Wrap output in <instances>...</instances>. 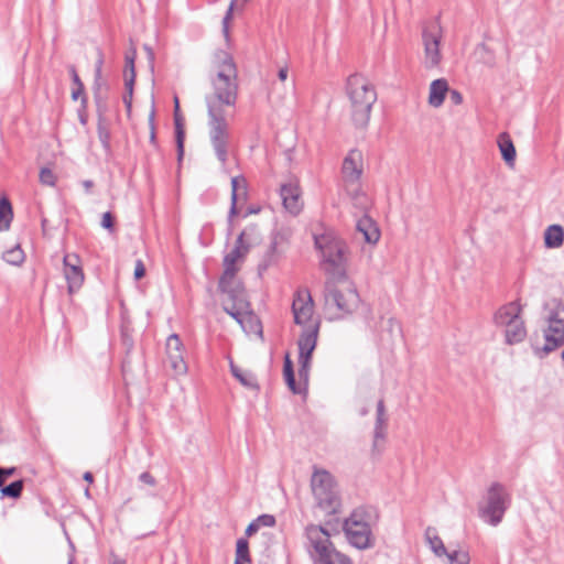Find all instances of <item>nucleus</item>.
Here are the masks:
<instances>
[{
	"label": "nucleus",
	"instance_id": "obj_1",
	"mask_svg": "<svg viewBox=\"0 0 564 564\" xmlns=\"http://www.w3.org/2000/svg\"><path fill=\"white\" fill-rule=\"evenodd\" d=\"M214 74L210 76L213 91L206 95L208 134L217 159L225 164L230 142L229 123L225 107H234L238 98V75L229 53L217 51L213 58Z\"/></svg>",
	"mask_w": 564,
	"mask_h": 564
},
{
	"label": "nucleus",
	"instance_id": "obj_2",
	"mask_svg": "<svg viewBox=\"0 0 564 564\" xmlns=\"http://www.w3.org/2000/svg\"><path fill=\"white\" fill-rule=\"evenodd\" d=\"M252 231H254L253 227L243 229L238 236L234 249L225 256L224 272L218 288L226 295L223 303L225 312L235 318L246 332L258 330L261 333L260 322L250 310L242 283L236 278L239 270L238 261L249 252V239Z\"/></svg>",
	"mask_w": 564,
	"mask_h": 564
},
{
	"label": "nucleus",
	"instance_id": "obj_3",
	"mask_svg": "<svg viewBox=\"0 0 564 564\" xmlns=\"http://www.w3.org/2000/svg\"><path fill=\"white\" fill-rule=\"evenodd\" d=\"M324 302L329 319L336 321L354 314L361 304V299L354 282L341 275L326 281Z\"/></svg>",
	"mask_w": 564,
	"mask_h": 564
},
{
	"label": "nucleus",
	"instance_id": "obj_4",
	"mask_svg": "<svg viewBox=\"0 0 564 564\" xmlns=\"http://www.w3.org/2000/svg\"><path fill=\"white\" fill-rule=\"evenodd\" d=\"M346 91L350 100L354 124L357 128L367 127L370 120L371 108L377 100L373 85L364 76L355 74L348 77Z\"/></svg>",
	"mask_w": 564,
	"mask_h": 564
},
{
	"label": "nucleus",
	"instance_id": "obj_5",
	"mask_svg": "<svg viewBox=\"0 0 564 564\" xmlns=\"http://www.w3.org/2000/svg\"><path fill=\"white\" fill-rule=\"evenodd\" d=\"M307 550L314 564H352L350 557L339 552L330 541L332 534L322 525L305 528Z\"/></svg>",
	"mask_w": 564,
	"mask_h": 564
},
{
	"label": "nucleus",
	"instance_id": "obj_6",
	"mask_svg": "<svg viewBox=\"0 0 564 564\" xmlns=\"http://www.w3.org/2000/svg\"><path fill=\"white\" fill-rule=\"evenodd\" d=\"M315 247L319 250L323 259V267L326 273L333 278L345 274L346 245L333 234H323L314 237Z\"/></svg>",
	"mask_w": 564,
	"mask_h": 564
},
{
	"label": "nucleus",
	"instance_id": "obj_7",
	"mask_svg": "<svg viewBox=\"0 0 564 564\" xmlns=\"http://www.w3.org/2000/svg\"><path fill=\"white\" fill-rule=\"evenodd\" d=\"M511 505V496L507 488L500 482L489 486L482 501L479 503V518L491 527L501 523L506 511Z\"/></svg>",
	"mask_w": 564,
	"mask_h": 564
},
{
	"label": "nucleus",
	"instance_id": "obj_8",
	"mask_svg": "<svg viewBox=\"0 0 564 564\" xmlns=\"http://www.w3.org/2000/svg\"><path fill=\"white\" fill-rule=\"evenodd\" d=\"M521 306L517 302H510L501 306L495 314V324L505 327L506 343L514 345L521 343L527 336V328L520 317Z\"/></svg>",
	"mask_w": 564,
	"mask_h": 564
},
{
	"label": "nucleus",
	"instance_id": "obj_9",
	"mask_svg": "<svg viewBox=\"0 0 564 564\" xmlns=\"http://www.w3.org/2000/svg\"><path fill=\"white\" fill-rule=\"evenodd\" d=\"M317 506L326 513H335L339 506L334 477L325 469H316L311 480Z\"/></svg>",
	"mask_w": 564,
	"mask_h": 564
},
{
	"label": "nucleus",
	"instance_id": "obj_10",
	"mask_svg": "<svg viewBox=\"0 0 564 564\" xmlns=\"http://www.w3.org/2000/svg\"><path fill=\"white\" fill-rule=\"evenodd\" d=\"M549 311L544 330L545 344L542 347L544 354H550L564 345V305L556 300L546 305Z\"/></svg>",
	"mask_w": 564,
	"mask_h": 564
},
{
	"label": "nucleus",
	"instance_id": "obj_11",
	"mask_svg": "<svg viewBox=\"0 0 564 564\" xmlns=\"http://www.w3.org/2000/svg\"><path fill=\"white\" fill-rule=\"evenodd\" d=\"M343 530L352 546L359 550L372 546L371 529L362 510L352 511L349 518L344 521Z\"/></svg>",
	"mask_w": 564,
	"mask_h": 564
},
{
	"label": "nucleus",
	"instance_id": "obj_12",
	"mask_svg": "<svg viewBox=\"0 0 564 564\" xmlns=\"http://www.w3.org/2000/svg\"><path fill=\"white\" fill-rule=\"evenodd\" d=\"M442 37L443 30L438 20L433 21L422 31V42L424 46L423 64L427 69L437 67L442 62Z\"/></svg>",
	"mask_w": 564,
	"mask_h": 564
},
{
	"label": "nucleus",
	"instance_id": "obj_13",
	"mask_svg": "<svg viewBox=\"0 0 564 564\" xmlns=\"http://www.w3.org/2000/svg\"><path fill=\"white\" fill-rule=\"evenodd\" d=\"M292 312L294 322L304 328L318 324L319 321L314 318V302L307 289L297 290L294 294L292 303Z\"/></svg>",
	"mask_w": 564,
	"mask_h": 564
},
{
	"label": "nucleus",
	"instance_id": "obj_14",
	"mask_svg": "<svg viewBox=\"0 0 564 564\" xmlns=\"http://www.w3.org/2000/svg\"><path fill=\"white\" fill-rule=\"evenodd\" d=\"M318 329V324L311 325L303 329L299 338V361L301 365L299 373L301 378H307L308 376L311 356L316 347Z\"/></svg>",
	"mask_w": 564,
	"mask_h": 564
},
{
	"label": "nucleus",
	"instance_id": "obj_15",
	"mask_svg": "<svg viewBox=\"0 0 564 564\" xmlns=\"http://www.w3.org/2000/svg\"><path fill=\"white\" fill-rule=\"evenodd\" d=\"M283 207L291 215H299L303 208L302 191L297 180H290L280 186Z\"/></svg>",
	"mask_w": 564,
	"mask_h": 564
},
{
	"label": "nucleus",
	"instance_id": "obj_16",
	"mask_svg": "<svg viewBox=\"0 0 564 564\" xmlns=\"http://www.w3.org/2000/svg\"><path fill=\"white\" fill-rule=\"evenodd\" d=\"M63 264L67 291L69 294H74L82 288L85 280L79 259L76 254H66L63 259Z\"/></svg>",
	"mask_w": 564,
	"mask_h": 564
},
{
	"label": "nucleus",
	"instance_id": "obj_17",
	"mask_svg": "<svg viewBox=\"0 0 564 564\" xmlns=\"http://www.w3.org/2000/svg\"><path fill=\"white\" fill-rule=\"evenodd\" d=\"M166 356L170 367L175 375H184L187 371V365L184 360V345L178 335L172 334L166 340Z\"/></svg>",
	"mask_w": 564,
	"mask_h": 564
},
{
	"label": "nucleus",
	"instance_id": "obj_18",
	"mask_svg": "<svg viewBox=\"0 0 564 564\" xmlns=\"http://www.w3.org/2000/svg\"><path fill=\"white\" fill-rule=\"evenodd\" d=\"M341 173L346 184L358 185L362 174V154L359 150L352 149L348 152L343 162Z\"/></svg>",
	"mask_w": 564,
	"mask_h": 564
},
{
	"label": "nucleus",
	"instance_id": "obj_19",
	"mask_svg": "<svg viewBox=\"0 0 564 564\" xmlns=\"http://www.w3.org/2000/svg\"><path fill=\"white\" fill-rule=\"evenodd\" d=\"M449 91L448 83L445 78H438L431 83L429 90V105L433 108H440Z\"/></svg>",
	"mask_w": 564,
	"mask_h": 564
},
{
	"label": "nucleus",
	"instance_id": "obj_20",
	"mask_svg": "<svg viewBox=\"0 0 564 564\" xmlns=\"http://www.w3.org/2000/svg\"><path fill=\"white\" fill-rule=\"evenodd\" d=\"M357 230L362 234L364 239L368 243H376L380 238V231L375 221L368 217H361L356 224Z\"/></svg>",
	"mask_w": 564,
	"mask_h": 564
},
{
	"label": "nucleus",
	"instance_id": "obj_21",
	"mask_svg": "<svg viewBox=\"0 0 564 564\" xmlns=\"http://www.w3.org/2000/svg\"><path fill=\"white\" fill-rule=\"evenodd\" d=\"M229 367L231 375L247 389L258 390L259 386L257 383L256 377L250 372L242 370L230 359Z\"/></svg>",
	"mask_w": 564,
	"mask_h": 564
},
{
	"label": "nucleus",
	"instance_id": "obj_22",
	"mask_svg": "<svg viewBox=\"0 0 564 564\" xmlns=\"http://www.w3.org/2000/svg\"><path fill=\"white\" fill-rule=\"evenodd\" d=\"M564 242V229L561 225H551L544 231V243L546 248L556 249Z\"/></svg>",
	"mask_w": 564,
	"mask_h": 564
},
{
	"label": "nucleus",
	"instance_id": "obj_23",
	"mask_svg": "<svg viewBox=\"0 0 564 564\" xmlns=\"http://www.w3.org/2000/svg\"><path fill=\"white\" fill-rule=\"evenodd\" d=\"M498 147L501 152L502 159L507 164L513 165L516 160V148L510 135L507 132H502L498 137Z\"/></svg>",
	"mask_w": 564,
	"mask_h": 564
},
{
	"label": "nucleus",
	"instance_id": "obj_24",
	"mask_svg": "<svg viewBox=\"0 0 564 564\" xmlns=\"http://www.w3.org/2000/svg\"><path fill=\"white\" fill-rule=\"evenodd\" d=\"M425 539L435 555L443 556L447 554L446 547L434 528L429 527L425 530Z\"/></svg>",
	"mask_w": 564,
	"mask_h": 564
},
{
	"label": "nucleus",
	"instance_id": "obj_25",
	"mask_svg": "<svg viewBox=\"0 0 564 564\" xmlns=\"http://www.w3.org/2000/svg\"><path fill=\"white\" fill-rule=\"evenodd\" d=\"M69 74L74 84V88L72 90V99L77 100L82 97V105L85 108L87 105V98L84 96V84L82 83L75 66H69Z\"/></svg>",
	"mask_w": 564,
	"mask_h": 564
},
{
	"label": "nucleus",
	"instance_id": "obj_26",
	"mask_svg": "<svg viewBox=\"0 0 564 564\" xmlns=\"http://www.w3.org/2000/svg\"><path fill=\"white\" fill-rule=\"evenodd\" d=\"M245 189V180L239 177L231 178V206L229 210V220L237 215V199L239 191Z\"/></svg>",
	"mask_w": 564,
	"mask_h": 564
},
{
	"label": "nucleus",
	"instance_id": "obj_27",
	"mask_svg": "<svg viewBox=\"0 0 564 564\" xmlns=\"http://www.w3.org/2000/svg\"><path fill=\"white\" fill-rule=\"evenodd\" d=\"M283 376L285 379V382L290 390L294 393H300V389L296 387L294 371H293V365L290 359L289 354L285 355L284 358V366H283Z\"/></svg>",
	"mask_w": 564,
	"mask_h": 564
},
{
	"label": "nucleus",
	"instance_id": "obj_28",
	"mask_svg": "<svg viewBox=\"0 0 564 564\" xmlns=\"http://www.w3.org/2000/svg\"><path fill=\"white\" fill-rule=\"evenodd\" d=\"M12 219V207L7 198L0 200V230H7Z\"/></svg>",
	"mask_w": 564,
	"mask_h": 564
},
{
	"label": "nucleus",
	"instance_id": "obj_29",
	"mask_svg": "<svg viewBox=\"0 0 564 564\" xmlns=\"http://www.w3.org/2000/svg\"><path fill=\"white\" fill-rule=\"evenodd\" d=\"M2 258L10 264L20 265L24 261V252L19 246H17L6 251Z\"/></svg>",
	"mask_w": 564,
	"mask_h": 564
},
{
	"label": "nucleus",
	"instance_id": "obj_30",
	"mask_svg": "<svg viewBox=\"0 0 564 564\" xmlns=\"http://www.w3.org/2000/svg\"><path fill=\"white\" fill-rule=\"evenodd\" d=\"M23 486V480H15L8 486L2 487L1 494L2 496L17 499L21 496Z\"/></svg>",
	"mask_w": 564,
	"mask_h": 564
},
{
	"label": "nucleus",
	"instance_id": "obj_31",
	"mask_svg": "<svg viewBox=\"0 0 564 564\" xmlns=\"http://www.w3.org/2000/svg\"><path fill=\"white\" fill-rule=\"evenodd\" d=\"M387 425H388V415L386 412V405H384V401L382 399H380L377 403L375 427L387 429Z\"/></svg>",
	"mask_w": 564,
	"mask_h": 564
},
{
	"label": "nucleus",
	"instance_id": "obj_32",
	"mask_svg": "<svg viewBox=\"0 0 564 564\" xmlns=\"http://www.w3.org/2000/svg\"><path fill=\"white\" fill-rule=\"evenodd\" d=\"M386 436H387V429L373 427L372 451L375 453L379 454L382 452Z\"/></svg>",
	"mask_w": 564,
	"mask_h": 564
},
{
	"label": "nucleus",
	"instance_id": "obj_33",
	"mask_svg": "<svg viewBox=\"0 0 564 564\" xmlns=\"http://www.w3.org/2000/svg\"><path fill=\"white\" fill-rule=\"evenodd\" d=\"M174 123H175L176 143H177V155H178V160H181L184 154V130H183V124H182V118H176Z\"/></svg>",
	"mask_w": 564,
	"mask_h": 564
},
{
	"label": "nucleus",
	"instance_id": "obj_34",
	"mask_svg": "<svg viewBox=\"0 0 564 564\" xmlns=\"http://www.w3.org/2000/svg\"><path fill=\"white\" fill-rule=\"evenodd\" d=\"M248 1L249 0H231L230 6L228 8V11H227V13H226V15H225V18L223 20L224 32H225L226 35L228 34V21L231 18L232 11L235 9H242Z\"/></svg>",
	"mask_w": 564,
	"mask_h": 564
},
{
	"label": "nucleus",
	"instance_id": "obj_35",
	"mask_svg": "<svg viewBox=\"0 0 564 564\" xmlns=\"http://www.w3.org/2000/svg\"><path fill=\"white\" fill-rule=\"evenodd\" d=\"M449 561V564H469V554L465 551H454L445 554Z\"/></svg>",
	"mask_w": 564,
	"mask_h": 564
},
{
	"label": "nucleus",
	"instance_id": "obj_36",
	"mask_svg": "<svg viewBox=\"0 0 564 564\" xmlns=\"http://www.w3.org/2000/svg\"><path fill=\"white\" fill-rule=\"evenodd\" d=\"M236 557H238V560L250 561L249 545L246 539H239L237 541Z\"/></svg>",
	"mask_w": 564,
	"mask_h": 564
},
{
	"label": "nucleus",
	"instance_id": "obj_37",
	"mask_svg": "<svg viewBox=\"0 0 564 564\" xmlns=\"http://www.w3.org/2000/svg\"><path fill=\"white\" fill-rule=\"evenodd\" d=\"M40 182L43 185L54 186L56 183V176L53 171L48 167H42L40 171Z\"/></svg>",
	"mask_w": 564,
	"mask_h": 564
},
{
	"label": "nucleus",
	"instance_id": "obj_38",
	"mask_svg": "<svg viewBox=\"0 0 564 564\" xmlns=\"http://www.w3.org/2000/svg\"><path fill=\"white\" fill-rule=\"evenodd\" d=\"M137 52L134 48H132L130 52L126 54V67L124 72L130 75H135L134 69V59H135Z\"/></svg>",
	"mask_w": 564,
	"mask_h": 564
},
{
	"label": "nucleus",
	"instance_id": "obj_39",
	"mask_svg": "<svg viewBox=\"0 0 564 564\" xmlns=\"http://www.w3.org/2000/svg\"><path fill=\"white\" fill-rule=\"evenodd\" d=\"M254 521L259 528L273 527L275 524V518L271 514H261Z\"/></svg>",
	"mask_w": 564,
	"mask_h": 564
},
{
	"label": "nucleus",
	"instance_id": "obj_40",
	"mask_svg": "<svg viewBox=\"0 0 564 564\" xmlns=\"http://www.w3.org/2000/svg\"><path fill=\"white\" fill-rule=\"evenodd\" d=\"M135 75H130L124 72V86L127 89V93L129 95H132L133 93V85H134Z\"/></svg>",
	"mask_w": 564,
	"mask_h": 564
},
{
	"label": "nucleus",
	"instance_id": "obj_41",
	"mask_svg": "<svg viewBox=\"0 0 564 564\" xmlns=\"http://www.w3.org/2000/svg\"><path fill=\"white\" fill-rule=\"evenodd\" d=\"M101 226L109 230L113 228V217L111 213L107 212L102 215Z\"/></svg>",
	"mask_w": 564,
	"mask_h": 564
},
{
	"label": "nucleus",
	"instance_id": "obj_42",
	"mask_svg": "<svg viewBox=\"0 0 564 564\" xmlns=\"http://www.w3.org/2000/svg\"><path fill=\"white\" fill-rule=\"evenodd\" d=\"M449 95V99L454 105H460L463 102V95L456 89H449L447 93Z\"/></svg>",
	"mask_w": 564,
	"mask_h": 564
},
{
	"label": "nucleus",
	"instance_id": "obj_43",
	"mask_svg": "<svg viewBox=\"0 0 564 564\" xmlns=\"http://www.w3.org/2000/svg\"><path fill=\"white\" fill-rule=\"evenodd\" d=\"M134 278L135 280H140L141 278L144 276L145 274V268H144V264L141 260H138L135 262V268H134Z\"/></svg>",
	"mask_w": 564,
	"mask_h": 564
},
{
	"label": "nucleus",
	"instance_id": "obj_44",
	"mask_svg": "<svg viewBox=\"0 0 564 564\" xmlns=\"http://www.w3.org/2000/svg\"><path fill=\"white\" fill-rule=\"evenodd\" d=\"M102 64H104L102 54L99 53L98 59H97L96 65H95L96 82L101 80Z\"/></svg>",
	"mask_w": 564,
	"mask_h": 564
},
{
	"label": "nucleus",
	"instance_id": "obj_45",
	"mask_svg": "<svg viewBox=\"0 0 564 564\" xmlns=\"http://www.w3.org/2000/svg\"><path fill=\"white\" fill-rule=\"evenodd\" d=\"M98 133H99V139L102 142V144L105 145V148H108L109 147V133L101 124H99Z\"/></svg>",
	"mask_w": 564,
	"mask_h": 564
},
{
	"label": "nucleus",
	"instance_id": "obj_46",
	"mask_svg": "<svg viewBox=\"0 0 564 564\" xmlns=\"http://www.w3.org/2000/svg\"><path fill=\"white\" fill-rule=\"evenodd\" d=\"M139 480L141 482H143V484L149 485V486H155V484H156L154 477L150 473H148V471L142 473L139 476Z\"/></svg>",
	"mask_w": 564,
	"mask_h": 564
},
{
	"label": "nucleus",
	"instance_id": "obj_47",
	"mask_svg": "<svg viewBox=\"0 0 564 564\" xmlns=\"http://www.w3.org/2000/svg\"><path fill=\"white\" fill-rule=\"evenodd\" d=\"M388 325H389L390 333L397 332L398 334H401V326L398 321H395L394 318H389Z\"/></svg>",
	"mask_w": 564,
	"mask_h": 564
},
{
	"label": "nucleus",
	"instance_id": "obj_48",
	"mask_svg": "<svg viewBox=\"0 0 564 564\" xmlns=\"http://www.w3.org/2000/svg\"><path fill=\"white\" fill-rule=\"evenodd\" d=\"M260 528L258 527V524L256 523V521L253 520L246 529V534L248 536L252 535L253 533H256Z\"/></svg>",
	"mask_w": 564,
	"mask_h": 564
},
{
	"label": "nucleus",
	"instance_id": "obj_49",
	"mask_svg": "<svg viewBox=\"0 0 564 564\" xmlns=\"http://www.w3.org/2000/svg\"><path fill=\"white\" fill-rule=\"evenodd\" d=\"M150 127H151V134L150 140L152 143L155 141V132H154V112L152 111L150 115Z\"/></svg>",
	"mask_w": 564,
	"mask_h": 564
},
{
	"label": "nucleus",
	"instance_id": "obj_50",
	"mask_svg": "<svg viewBox=\"0 0 564 564\" xmlns=\"http://www.w3.org/2000/svg\"><path fill=\"white\" fill-rule=\"evenodd\" d=\"M289 76V69L288 67H281L278 72V78L281 80V82H284L286 80Z\"/></svg>",
	"mask_w": 564,
	"mask_h": 564
},
{
	"label": "nucleus",
	"instance_id": "obj_51",
	"mask_svg": "<svg viewBox=\"0 0 564 564\" xmlns=\"http://www.w3.org/2000/svg\"><path fill=\"white\" fill-rule=\"evenodd\" d=\"M176 118H182L180 116V100L177 97H174V121Z\"/></svg>",
	"mask_w": 564,
	"mask_h": 564
},
{
	"label": "nucleus",
	"instance_id": "obj_52",
	"mask_svg": "<svg viewBox=\"0 0 564 564\" xmlns=\"http://www.w3.org/2000/svg\"><path fill=\"white\" fill-rule=\"evenodd\" d=\"M15 471V468L14 467H10V468H0V474H2V476L4 477V479L9 476H12Z\"/></svg>",
	"mask_w": 564,
	"mask_h": 564
},
{
	"label": "nucleus",
	"instance_id": "obj_53",
	"mask_svg": "<svg viewBox=\"0 0 564 564\" xmlns=\"http://www.w3.org/2000/svg\"><path fill=\"white\" fill-rule=\"evenodd\" d=\"M145 53L148 54V58L151 63V67H153V61H154V53L152 48L149 45H144Z\"/></svg>",
	"mask_w": 564,
	"mask_h": 564
},
{
	"label": "nucleus",
	"instance_id": "obj_54",
	"mask_svg": "<svg viewBox=\"0 0 564 564\" xmlns=\"http://www.w3.org/2000/svg\"><path fill=\"white\" fill-rule=\"evenodd\" d=\"M123 102H124L126 107L128 108V110H130L131 102H132V95H129L127 93V95L123 96Z\"/></svg>",
	"mask_w": 564,
	"mask_h": 564
},
{
	"label": "nucleus",
	"instance_id": "obj_55",
	"mask_svg": "<svg viewBox=\"0 0 564 564\" xmlns=\"http://www.w3.org/2000/svg\"><path fill=\"white\" fill-rule=\"evenodd\" d=\"M83 186H84L85 191L88 193L90 191V188L93 187V182L89 180H86L83 182Z\"/></svg>",
	"mask_w": 564,
	"mask_h": 564
},
{
	"label": "nucleus",
	"instance_id": "obj_56",
	"mask_svg": "<svg viewBox=\"0 0 564 564\" xmlns=\"http://www.w3.org/2000/svg\"><path fill=\"white\" fill-rule=\"evenodd\" d=\"M84 480H86L87 482H93L94 480V476L90 471H86L83 476Z\"/></svg>",
	"mask_w": 564,
	"mask_h": 564
},
{
	"label": "nucleus",
	"instance_id": "obj_57",
	"mask_svg": "<svg viewBox=\"0 0 564 564\" xmlns=\"http://www.w3.org/2000/svg\"><path fill=\"white\" fill-rule=\"evenodd\" d=\"M101 85H102V79L101 80H98L94 83V89H95V95L97 96L99 89L101 88Z\"/></svg>",
	"mask_w": 564,
	"mask_h": 564
},
{
	"label": "nucleus",
	"instance_id": "obj_58",
	"mask_svg": "<svg viewBox=\"0 0 564 564\" xmlns=\"http://www.w3.org/2000/svg\"><path fill=\"white\" fill-rule=\"evenodd\" d=\"M367 414H368V409H367V408H362V409L360 410V415H361V416H366Z\"/></svg>",
	"mask_w": 564,
	"mask_h": 564
},
{
	"label": "nucleus",
	"instance_id": "obj_59",
	"mask_svg": "<svg viewBox=\"0 0 564 564\" xmlns=\"http://www.w3.org/2000/svg\"><path fill=\"white\" fill-rule=\"evenodd\" d=\"M4 481H6L4 477L2 476V474H0V488L1 489H2V487H4L3 486Z\"/></svg>",
	"mask_w": 564,
	"mask_h": 564
},
{
	"label": "nucleus",
	"instance_id": "obj_60",
	"mask_svg": "<svg viewBox=\"0 0 564 564\" xmlns=\"http://www.w3.org/2000/svg\"><path fill=\"white\" fill-rule=\"evenodd\" d=\"M246 562H247V561L238 560V557H236L235 564H243V563H246Z\"/></svg>",
	"mask_w": 564,
	"mask_h": 564
},
{
	"label": "nucleus",
	"instance_id": "obj_61",
	"mask_svg": "<svg viewBox=\"0 0 564 564\" xmlns=\"http://www.w3.org/2000/svg\"><path fill=\"white\" fill-rule=\"evenodd\" d=\"M80 121H82L83 124H85L86 123L85 117H82Z\"/></svg>",
	"mask_w": 564,
	"mask_h": 564
},
{
	"label": "nucleus",
	"instance_id": "obj_62",
	"mask_svg": "<svg viewBox=\"0 0 564 564\" xmlns=\"http://www.w3.org/2000/svg\"><path fill=\"white\" fill-rule=\"evenodd\" d=\"M271 249H272V250H274V249H275V242H273V243H272Z\"/></svg>",
	"mask_w": 564,
	"mask_h": 564
},
{
	"label": "nucleus",
	"instance_id": "obj_63",
	"mask_svg": "<svg viewBox=\"0 0 564 564\" xmlns=\"http://www.w3.org/2000/svg\"><path fill=\"white\" fill-rule=\"evenodd\" d=\"M479 47L486 50V46L484 44L479 45Z\"/></svg>",
	"mask_w": 564,
	"mask_h": 564
},
{
	"label": "nucleus",
	"instance_id": "obj_64",
	"mask_svg": "<svg viewBox=\"0 0 564 564\" xmlns=\"http://www.w3.org/2000/svg\"><path fill=\"white\" fill-rule=\"evenodd\" d=\"M68 564H73V558H70V560L68 561Z\"/></svg>",
	"mask_w": 564,
	"mask_h": 564
}]
</instances>
